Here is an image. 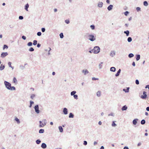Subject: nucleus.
<instances>
[{
	"label": "nucleus",
	"instance_id": "nucleus-38",
	"mask_svg": "<svg viewBox=\"0 0 149 149\" xmlns=\"http://www.w3.org/2000/svg\"><path fill=\"white\" fill-rule=\"evenodd\" d=\"M8 65L11 68L13 69V68L12 67L11 65V63L10 62H8Z\"/></svg>",
	"mask_w": 149,
	"mask_h": 149
},
{
	"label": "nucleus",
	"instance_id": "nucleus-37",
	"mask_svg": "<svg viewBox=\"0 0 149 149\" xmlns=\"http://www.w3.org/2000/svg\"><path fill=\"white\" fill-rule=\"evenodd\" d=\"M37 42V41L36 40H34L33 41V45H36Z\"/></svg>",
	"mask_w": 149,
	"mask_h": 149
},
{
	"label": "nucleus",
	"instance_id": "nucleus-28",
	"mask_svg": "<svg viewBox=\"0 0 149 149\" xmlns=\"http://www.w3.org/2000/svg\"><path fill=\"white\" fill-rule=\"evenodd\" d=\"M145 123V121L144 120H142L141 121V124L143 125Z\"/></svg>",
	"mask_w": 149,
	"mask_h": 149
},
{
	"label": "nucleus",
	"instance_id": "nucleus-36",
	"mask_svg": "<svg viewBox=\"0 0 149 149\" xmlns=\"http://www.w3.org/2000/svg\"><path fill=\"white\" fill-rule=\"evenodd\" d=\"M112 126H113V127H115L116 126V124L115 123V122L114 121H113V122H112Z\"/></svg>",
	"mask_w": 149,
	"mask_h": 149
},
{
	"label": "nucleus",
	"instance_id": "nucleus-46",
	"mask_svg": "<svg viewBox=\"0 0 149 149\" xmlns=\"http://www.w3.org/2000/svg\"><path fill=\"white\" fill-rule=\"evenodd\" d=\"M37 34L38 36H40L41 35V33L40 32H38Z\"/></svg>",
	"mask_w": 149,
	"mask_h": 149
},
{
	"label": "nucleus",
	"instance_id": "nucleus-51",
	"mask_svg": "<svg viewBox=\"0 0 149 149\" xmlns=\"http://www.w3.org/2000/svg\"><path fill=\"white\" fill-rule=\"evenodd\" d=\"M23 18V17L22 16H20L19 17V19H22Z\"/></svg>",
	"mask_w": 149,
	"mask_h": 149
},
{
	"label": "nucleus",
	"instance_id": "nucleus-18",
	"mask_svg": "<svg viewBox=\"0 0 149 149\" xmlns=\"http://www.w3.org/2000/svg\"><path fill=\"white\" fill-rule=\"evenodd\" d=\"M137 120H138V119H134L133 121V124H134V125H136V124L137 123Z\"/></svg>",
	"mask_w": 149,
	"mask_h": 149
},
{
	"label": "nucleus",
	"instance_id": "nucleus-39",
	"mask_svg": "<svg viewBox=\"0 0 149 149\" xmlns=\"http://www.w3.org/2000/svg\"><path fill=\"white\" fill-rule=\"evenodd\" d=\"M41 142V141L39 140H38L36 141V143L37 144H39Z\"/></svg>",
	"mask_w": 149,
	"mask_h": 149
},
{
	"label": "nucleus",
	"instance_id": "nucleus-10",
	"mask_svg": "<svg viewBox=\"0 0 149 149\" xmlns=\"http://www.w3.org/2000/svg\"><path fill=\"white\" fill-rule=\"evenodd\" d=\"M113 7V5H110L107 8V9H108V10H111L112 9Z\"/></svg>",
	"mask_w": 149,
	"mask_h": 149
},
{
	"label": "nucleus",
	"instance_id": "nucleus-42",
	"mask_svg": "<svg viewBox=\"0 0 149 149\" xmlns=\"http://www.w3.org/2000/svg\"><path fill=\"white\" fill-rule=\"evenodd\" d=\"M35 97V95L34 94H32L31 96V99H33L34 97Z\"/></svg>",
	"mask_w": 149,
	"mask_h": 149
},
{
	"label": "nucleus",
	"instance_id": "nucleus-30",
	"mask_svg": "<svg viewBox=\"0 0 149 149\" xmlns=\"http://www.w3.org/2000/svg\"><path fill=\"white\" fill-rule=\"evenodd\" d=\"M129 88H127L126 89H123V90L125 92H128L129 91Z\"/></svg>",
	"mask_w": 149,
	"mask_h": 149
},
{
	"label": "nucleus",
	"instance_id": "nucleus-48",
	"mask_svg": "<svg viewBox=\"0 0 149 149\" xmlns=\"http://www.w3.org/2000/svg\"><path fill=\"white\" fill-rule=\"evenodd\" d=\"M65 22L67 23V24H68L70 22H69V20H68V19H67L66 20H65Z\"/></svg>",
	"mask_w": 149,
	"mask_h": 149
},
{
	"label": "nucleus",
	"instance_id": "nucleus-11",
	"mask_svg": "<svg viewBox=\"0 0 149 149\" xmlns=\"http://www.w3.org/2000/svg\"><path fill=\"white\" fill-rule=\"evenodd\" d=\"M46 145L45 143H42L41 145V147L43 148H46Z\"/></svg>",
	"mask_w": 149,
	"mask_h": 149
},
{
	"label": "nucleus",
	"instance_id": "nucleus-17",
	"mask_svg": "<svg viewBox=\"0 0 149 149\" xmlns=\"http://www.w3.org/2000/svg\"><path fill=\"white\" fill-rule=\"evenodd\" d=\"M101 94V92L100 91H99L97 93V95L98 97L100 96Z\"/></svg>",
	"mask_w": 149,
	"mask_h": 149
},
{
	"label": "nucleus",
	"instance_id": "nucleus-45",
	"mask_svg": "<svg viewBox=\"0 0 149 149\" xmlns=\"http://www.w3.org/2000/svg\"><path fill=\"white\" fill-rule=\"evenodd\" d=\"M128 13L129 12L127 11H126L124 13V14L126 16H127Z\"/></svg>",
	"mask_w": 149,
	"mask_h": 149
},
{
	"label": "nucleus",
	"instance_id": "nucleus-22",
	"mask_svg": "<svg viewBox=\"0 0 149 149\" xmlns=\"http://www.w3.org/2000/svg\"><path fill=\"white\" fill-rule=\"evenodd\" d=\"M136 60L138 61L140 58V56L139 55H136Z\"/></svg>",
	"mask_w": 149,
	"mask_h": 149
},
{
	"label": "nucleus",
	"instance_id": "nucleus-63",
	"mask_svg": "<svg viewBox=\"0 0 149 149\" xmlns=\"http://www.w3.org/2000/svg\"><path fill=\"white\" fill-rule=\"evenodd\" d=\"M54 12H56L57 11V9L56 8L54 9Z\"/></svg>",
	"mask_w": 149,
	"mask_h": 149
},
{
	"label": "nucleus",
	"instance_id": "nucleus-52",
	"mask_svg": "<svg viewBox=\"0 0 149 149\" xmlns=\"http://www.w3.org/2000/svg\"><path fill=\"white\" fill-rule=\"evenodd\" d=\"M45 31V29L44 28H42V32H44Z\"/></svg>",
	"mask_w": 149,
	"mask_h": 149
},
{
	"label": "nucleus",
	"instance_id": "nucleus-58",
	"mask_svg": "<svg viewBox=\"0 0 149 149\" xmlns=\"http://www.w3.org/2000/svg\"><path fill=\"white\" fill-rule=\"evenodd\" d=\"M146 109L147 111H149V107H147L146 108Z\"/></svg>",
	"mask_w": 149,
	"mask_h": 149
},
{
	"label": "nucleus",
	"instance_id": "nucleus-25",
	"mask_svg": "<svg viewBox=\"0 0 149 149\" xmlns=\"http://www.w3.org/2000/svg\"><path fill=\"white\" fill-rule=\"evenodd\" d=\"M15 120L18 123H20L19 120L17 118H15Z\"/></svg>",
	"mask_w": 149,
	"mask_h": 149
},
{
	"label": "nucleus",
	"instance_id": "nucleus-20",
	"mask_svg": "<svg viewBox=\"0 0 149 149\" xmlns=\"http://www.w3.org/2000/svg\"><path fill=\"white\" fill-rule=\"evenodd\" d=\"M13 83H15L16 84L17 83V79L15 77H14L13 79Z\"/></svg>",
	"mask_w": 149,
	"mask_h": 149
},
{
	"label": "nucleus",
	"instance_id": "nucleus-49",
	"mask_svg": "<svg viewBox=\"0 0 149 149\" xmlns=\"http://www.w3.org/2000/svg\"><path fill=\"white\" fill-rule=\"evenodd\" d=\"M136 10L138 11H140V10L141 8H140L138 7L136 8Z\"/></svg>",
	"mask_w": 149,
	"mask_h": 149
},
{
	"label": "nucleus",
	"instance_id": "nucleus-59",
	"mask_svg": "<svg viewBox=\"0 0 149 149\" xmlns=\"http://www.w3.org/2000/svg\"><path fill=\"white\" fill-rule=\"evenodd\" d=\"M123 149H129L127 147H124Z\"/></svg>",
	"mask_w": 149,
	"mask_h": 149
},
{
	"label": "nucleus",
	"instance_id": "nucleus-57",
	"mask_svg": "<svg viewBox=\"0 0 149 149\" xmlns=\"http://www.w3.org/2000/svg\"><path fill=\"white\" fill-rule=\"evenodd\" d=\"M132 65L134 66H135V62H133Z\"/></svg>",
	"mask_w": 149,
	"mask_h": 149
},
{
	"label": "nucleus",
	"instance_id": "nucleus-47",
	"mask_svg": "<svg viewBox=\"0 0 149 149\" xmlns=\"http://www.w3.org/2000/svg\"><path fill=\"white\" fill-rule=\"evenodd\" d=\"M98 79L95 78V77H93L92 78V80H98Z\"/></svg>",
	"mask_w": 149,
	"mask_h": 149
},
{
	"label": "nucleus",
	"instance_id": "nucleus-9",
	"mask_svg": "<svg viewBox=\"0 0 149 149\" xmlns=\"http://www.w3.org/2000/svg\"><path fill=\"white\" fill-rule=\"evenodd\" d=\"M82 72L84 75H86V74H88V71L87 70H83Z\"/></svg>",
	"mask_w": 149,
	"mask_h": 149
},
{
	"label": "nucleus",
	"instance_id": "nucleus-40",
	"mask_svg": "<svg viewBox=\"0 0 149 149\" xmlns=\"http://www.w3.org/2000/svg\"><path fill=\"white\" fill-rule=\"evenodd\" d=\"M90 27L91 28V29L93 30L94 29H95V26L93 25H91Z\"/></svg>",
	"mask_w": 149,
	"mask_h": 149
},
{
	"label": "nucleus",
	"instance_id": "nucleus-53",
	"mask_svg": "<svg viewBox=\"0 0 149 149\" xmlns=\"http://www.w3.org/2000/svg\"><path fill=\"white\" fill-rule=\"evenodd\" d=\"M22 39H23L24 40H25L26 39V37L25 36H23L22 37Z\"/></svg>",
	"mask_w": 149,
	"mask_h": 149
},
{
	"label": "nucleus",
	"instance_id": "nucleus-21",
	"mask_svg": "<svg viewBox=\"0 0 149 149\" xmlns=\"http://www.w3.org/2000/svg\"><path fill=\"white\" fill-rule=\"evenodd\" d=\"M60 131L62 132H63V129L61 126H59L58 127Z\"/></svg>",
	"mask_w": 149,
	"mask_h": 149
},
{
	"label": "nucleus",
	"instance_id": "nucleus-24",
	"mask_svg": "<svg viewBox=\"0 0 149 149\" xmlns=\"http://www.w3.org/2000/svg\"><path fill=\"white\" fill-rule=\"evenodd\" d=\"M74 115L72 114V113H70L69 115V117L70 118H73Z\"/></svg>",
	"mask_w": 149,
	"mask_h": 149
},
{
	"label": "nucleus",
	"instance_id": "nucleus-15",
	"mask_svg": "<svg viewBox=\"0 0 149 149\" xmlns=\"http://www.w3.org/2000/svg\"><path fill=\"white\" fill-rule=\"evenodd\" d=\"M29 4L28 3H27V4H26V5H25V10H26V11H28V8H29Z\"/></svg>",
	"mask_w": 149,
	"mask_h": 149
},
{
	"label": "nucleus",
	"instance_id": "nucleus-26",
	"mask_svg": "<svg viewBox=\"0 0 149 149\" xmlns=\"http://www.w3.org/2000/svg\"><path fill=\"white\" fill-rule=\"evenodd\" d=\"M76 93V91H73L71 92V95H74Z\"/></svg>",
	"mask_w": 149,
	"mask_h": 149
},
{
	"label": "nucleus",
	"instance_id": "nucleus-13",
	"mask_svg": "<svg viewBox=\"0 0 149 149\" xmlns=\"http://www.w3.org/2000/svg\"><path fill=\"white\" fill-rule=\"evenodd\" d=\"M103 5V3L102 2H100L98 5V6L99 7H102Z\"/></svg>",
	"mask_w": 149,
	"mask_h": 149
},
{
	"label": "nucleus",
	"instance_id": "nucleus-64",
	"mask_svg": "<svg viewBox=\"0 0 149 149\" xmlns=\"http://www.w3.org/2000/svg\"><path fill=\"white\" fill-rule=\"evenodd\" d=\"M100 149H104V147L103 146H102L100 148Z\"/></svg>",
	"mask_w": 149,
	"mask_h": 149
},
{
	"label": "nucleus",
	"instance_id": "nucleus-55",
	"mask_svg": "<svg viewBox=\"0 0 149 149\" xmlns=\"http://www.w3.org/2000/svg\"><path fill=\"white\" fill-rule=\"evenodd\" d=\"M40 45L39 44H37V47H40Z\"/></svg>",
	"mask_w": 149,
	"mask_h": 149
},
{
	"label": "nucleus",
	"instance_id": "nucleus-5",
	"mask_svg": "<svg viewBox=\"0 0 149 149\" xmlns=\"http://www.w3.org/2000/svg\"><path fill=\"white\" fill-rule=\"evenodd\" d=\"M35 109V111L37 113H39V107L38 106V105H36L34 107Z\"/></svg>",
	"mask_w": 149,
	"mask_h": 149
},
{
	"label": "nucleus",
	"instance_id": "nucleus-8",
	"mask_svg": "<svg viewBox=\"0 0 149 149\" xmlns=\"http://www.w3.org/2000/svg\"><path fill=\"white\" fill-rule=\"evenodd\" d=\"M63 112L65 114H67L68 113L67 109L66 108H65L63 109Z\"/></svg>",
	"mask_w": 149,
	"mask_h": 149
},
{
	"label": "nucleus",
	"instance_id": "nucleus-2",
	"mask_svg": "<svg viewBox=\"0 0 149 149\" xmlns=\"http://www.w3.org/2000/svg\"><path fill=\"white\" fill-rule=\"evenodd\" d=\"M93 52L95 54H97L100 51V48L99 47H95L92 50Z\"/></svg>",
	"mask_w": 149,
	"mask_h": 149
},
{
	"label": "nucleus",
	"instance_id": "nucleus-62",
	"mask_svg": "<svg viewBox=\"0 0 149 149\" xmlns=\"http://www.w3.org/2000/svg\"><path fill=\"white\" fill-rule=\"evenodd\" d=\"M107 2L109 4V0H107Z\"/></svg>",
	"mask_w": 149,
	"mask_h": 149
},
{
	"label": "nucleus",
	"instance_id": "nucleus-23",
	"mask_svg": "<svg viewBox=\"0 0 149 149\" xmlns=\"http://www.w3.org/2000/svg\"><path fill=\"white\" fill-rule=\"evenodd\" d=\"M124 33L126 34L127 36H128L129 35V32L128 31H125Z\"/></svg>",
	"mask_w": 149,
	"mask_h": 149
},
{
	"label": "nucleus",
	"instance_id": "nucleus-16",
	"mask_svg": "<svg viewBox=\"0 0 149 149\" xmlns=\"http://www.w3.org/2000/svg\"><path fill=\"white\" fill-rule=\"evenodd\" d=\"M121 70L120 69L117 72V73L115 74L116 76L117 77L119 75V74L120 73Z\"/></svg>",
	"mask_w": 149,
	"mask_h": 149
},
{
	"label": "nucleus",
	"instance_id": "nucleus-29",
	"mask_svg": "<svg viewBox=\"0 0 149 149\" xmlns=\"http://www.w3.org/2000/svg\"><path fill=\"white\" fill-rule=\"evenodd\" d=\"M128 56L129 57L131 58L134 56V55L133 54L131 53L129 54Z\"/></svg>",
	"mask_w": 149,
	"mask_h": 149
},
{
	"label": "nucleus",
	"instance_id": "nucleus-41",
	"mask_svg": "<svg viewBox=\"0 0 149 149\" xmlns=\"http://www.w3.org/2000/svg\"><path fill=\"white\" fill-rule=\"evenodd\" d=\"M34 50L33 48V47H31L29 49V51L30 52H32Z\"/></svg>",
	"mask_w": 149,
	"mask_h": 149
},
{
	"label": "nucleus",
	"instance_id": "nucleus-61",
	"mask_svg": "<svg viewBox=\"0 0 149 149\" xmlns=\"http://www.w3.org/2000/svg\"><path fill=\"white\" fill-rule=\"evenodd\" d=\"M141 145V143H139L138 144V146H139Z\"/></svg>",
	"mask_w": 149,
	"mask_h": 149
},
{
	"label": "nucleus",
	"instance_id": "nucleus-6",
	"mask_svg": "<svg viewBox=\"0 0 149 149\" xmlns=\"http://www.w3.org/2000/svg\"><path fill=\"white\" fill-rule=\"evenodd\" d=\"M146 93L145 91L143 92V95H141V97L143 99H145L146 97Z\"/></svg>",
	"mask_w": 149,
	"mask_h": 149
},
{
	"label": "nucleus",
	"instance_id": "nucleus-43",
	"mask_svg": "<svg viewBox=\"0 0 149 149\" xmlns=\"http://www.w3.org/2000/svg\"><path fill=\"white\" fill-rule=\"evenodd\" d=\"M8 47L6 45H4L3 47V49H7Z\"/></svg>",
	"mask_w": 149,
	"mask_h": 149
},
{
	"label": "nucleus",
	"instance_id": "nucleus-44",
	"mask_svg": "<svg viewBox=\"0 0 149 149\" xmlns=\"http://www.w3.org/2000/svg\"><path fill=\"white\" fill-rule=\"evenodd\" d=\"M74 98L76 99H78V96L77 95H74Z\"/></svg>",
	"mask_w": 149,
	"mask_h": 149
},
{
	"label": "nucleus",
	"instance_id": "nucleus-54",
	"mask_svg": "<svg viewBox=\"0 0 149 149\" xmlns=\"http://www.w3.org/2000/svg\"><path fill=\"white\" fill-rule=\"evenodd\" d=\"M84 145H86L87 144V142L86 141H84Z\"/></svg>",
	"mask_w": 149,
	"mask_h": 149
},
{
	"label": "nucleus",
	"instance_id": "nucleus-60",
	"mask_svg": "<svg viewBox=\"0 0 149 149\" xmlns=\"http://www.w3.org/2000/svg\"><path fill=\"white\" fill-rule=\"evenodd\" d=\"M98 123H99V125H101V124H102V122H101V121H100Z\"/></svg>",
	"mask_w": 149,
	"mask_h": 149
},
{
	"label": "nucleus",
	"instance_id": "nucleus-1",
	"mask_svg": "<svg viewBox=\"0 0 149 149\" xmlns=\"http://www.w3.org/2000/svg\"><path fill=\"white\" fill-rule=\"evenodd\" d=\"M4 84L8 89L11 90H15V87L14 86L11 87V84L9 82L5 81H4Z\"/></svg>",
	"mask_w": 149,
	"mask_h": 149
},
{
	"label": "nucleus",
	"instance_id": "nucleus-12",
	"mask_svg": "<svg viewBox=\"0 0 149 149\" xmlns=\"http://www.w3.org/2000/svg\"><path fill=\"white\" fill-rule=\"evenodd\" d=\"M110 71L114 72L116 71V68L114 67H112L110 68Z\"/></svg>",
	"mask_w": 149,
	"mask_h": 149
},
{
	"label": "nucleus",
	"instance_id": "nucleus-34",
	"mask_svg": "<svg viewBox=\"0 0 149 149\" xmlns=\"http://www.w3.org/2000/svg\"><path fill=\"white\" fill-rule=\"evenodd\" d=\"M60 37L61 38H63V33H61L60 34Z\"/></svg>",
	"mask_w": 149,
	"mask_h": 149
},
{
	"label": "nucleus",
	"instance_id": "nucleus-27",
	"mask_svg": "<svg viewBox=\"0 0 149 149\" xmlns=\"http://www.w3.org/2000/svg\"><path fill=\"white\" fill-rule=\"evenodd\" d=\"M148 3L146 1H144L143 2V5L146 6H147L148 5Z\"/></svg>",
	"mask_w": 149,
	"mask_h": 149
},
{
	"label": "nucleus",
	"instance_id": "nucleus-32",
	"mask_svg": "<svg viewBox=\"0 0 149 149\" xmlns=\"http://www.w3.org/2000/svg\"><path fill=\"white\" fill-rule=\"evenodd\" d=\"M127 40L129 42H130L132 40V39L131 37H129L127 39Z\"/></svg>",
	"mask_w": 149,
	"mask_h": 149
},
{
	"label": "nucleus",
	"instance_id": "nucleus-35",
	"mask_svg": "<svg viewBox=\"0 0 149 149\" xmlns=\"http://www.w3.org/2000/svg\"><path fill=\"white\" fill-rule=\"evenodd\" d=\"M27 45L29 46H31L32 45V43L31 42H29V43H28Z\"/></svg>",
	"mask_w": 149,
	"mask_h": 149
},
{
	"label": "nucleus",
	"instance_id": "nucleus-3",
	"mask_svg": "<svg viewBox=\"0 0 149 149\" xmlns=\"http://www.w3.org/2000/svg\"><path fill=\"white\" fill-rule=\"evenodd\" d=\"M39 123H40V127H43L46 124V120L45 119H43L42 121H40Z\"/></svg>",
	"mask_w": 149,
	"mask_h": 149
},
{
	"label": "nucleus",
	"instance_id": "nucleus-14",
	"mask_svg": "<svg viewBox=\"0 0 149 149\" xmlns=\"http://www.w3.org/2000/svg\"><path fill=\"white\" fill-rule=\"evenodd\" d=\"M5 68V66L4 65H3L2 64H1V65L0 67V70H1L4 69Z\"/></svg>",
	"mask_w": 149,
	"mask_h": 149
},
{
	"label": "nucleus",
	"instance_id": "nucleus-56",
	"mask_svg": "<svg viewBox=\"0 0 149 149\" xmlns=\"http://www.w3.org/2000/svg\"><path fill=\"white\" fill-rule=\"evenodd\" d=\"M146 88H148L149 90V85H148L146 86Z\"/></svg>",
	"mask_w": 149,
	"mask_h": 149
},
{
	"label": "nucleus",
	"instance_id": "nucleus-4",
	"mask_svg": "<svg viewBox=\"0 0 149 149\" xmlns=\"http://www.w3.org/2000/svg\"><path fill=\"white\" fill-rule=\"evenodd\" d=\"M89 39L91 41H93L95 40V38L93 35H89L88 36Z\"/></svg>",
	"mask_w": 149,
	"mask_h": 149
},
{
	"label": "nucleus",
	"instance_id": "nucleus-33",
	"mask_svg": "<svg viewBox=\"0 0 149 149\" xmlns=\"http://www.w3.org/2000/svg\"><path fill=\"white\" fill-rule=\"evenodd\" d=\"M30 105L29 106V107H31L32 104H33L34 102L33 101H30Z\"/></svg>",
	"mask_w": 149,
	"mask_h": 149
},
{
	"label": "nucleus",
	"instance_id": "nucleus-7",
	"mask_svg": "<svg viewBox=\"0 0 149 149\" xmlns=\"http://www.w3.org/2000/svg\"><path fill=\"white\" fill-rule=\"evenodd\" d=\"M8 55V54L7 52H3L1 54V57L2 58H4Z\"/></svg>",
	"mask_w": 149,
	"mask_h": 149
},
{
	"label": "nucleus",
	"instance_id": "nucleus-19",
	"mask_svg": "<svg viewBox=\"0 0 149 149\" xmlns=\"http://www.w3.org/2000/svg\"><path fill=\"white\" fill-rule=\"evenodd\" d=\"M127 109V107L126 105H125L123 107L122 109L123 111H124L126 110Z\"/></svg>",
	"mask_w": 149,
	"mask_h": 149
},
{
	"label": "nucleus",
	"instance_id": "nucleus-31",
	"mask_svg": "<svg viewBox=\"0 0 149 149\" xmlns=\"http://www.w3.org/2000/svg\"><path fill=\"white\" fill-rule=\"evenodd\" d=\"M44 130L43 129H41L39 131V132L40 133H43L44 132Z\"/></svg>",
	"mask_w": 149,
	"mask_h": 149
},
{
	"label": "nucleus",
	"instance_id": "nucleus-50",
	"mask_svg": "<svg viewBox=\"0 0 149 149\" xmlns=\"http://www.w3.org/2000/svg\"><path fill=\"white\" fill-rule=\"evenodd\" d=\"M136 84H139V81L138 80H136Z\"/></svg>",
	"mask_w": 149,
	"mask_h": 149
}]
</instances>
